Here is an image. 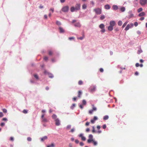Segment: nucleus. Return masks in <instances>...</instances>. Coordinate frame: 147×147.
I'll return each mask as SVG.
<instances>
[{
	"label": "nucleus",
	"instance_id": "1",
	"mask_svg": "<svg viewBox=\"0 0 147 147\" xmlns=\"http://www.w3.org/2000/svg\"><path fill=\"white\" fill-rule=\"evenodd\" d=\"M81 5L80 3H77L76 4L75 7H71L70 8V11L71 12L77 11L80 10Z\"/></svg>",
	"mask_w": 147,
	"mask_h": 147
},
{
	"label": "nucleus",
	"instance_id": "2",
	"mask_svg": "<svg viewBox=\"0 0 147 147\" xmlns=\"http://www.w3.org/2000/svg\"><path fill=\"white\" fill-rule=\"evenodd\" d=\"M52 117V118L54 119L55 121V125L57 126L59 125L60 124V121L58 118H57V116L55 114H53Z\"/></svg>",
	"mask_w": 147,
	"mask_h": 147
},
{
	"label": "nucleus",
	"instance_id": "3",
	"mask_svg": "<svg viewBox=\"0 0 147 147\" xmlns=\"http://www.w3.org/2000/svg\"><path fill=\"white\" fill-rule=\"evenodd\" d=\"M93 11L95 12L96 14L100 15L102 13V9L99 8H95L93 9Z\"/></svg>",
	"mask_w": 147,
	"mask_h": 147
},
{
	"label": "nucleus",
	"instance_id": "4",
	"mask_svg": "<svg viewBox=\"0 0 147 147\" xmlns=\"http://www.w3.org/2000/svg\"><path fill=\"white\" fill-rule=\"evenodd\" d=\"M99 28L101 29L100 32L102 33H104L105 31V26L103 24H100L99 26Z\"/></svg>",
	"mask_w": 147,
	"mask_h": 147
},
{
	"label": "nucleus",
	"instance_id": "5",
	"mask_svg": "<svg viewBox=\"0 0 147 147\" xmlns=\"http://www.w3.org/2000/svg\"><path fill=\"white\" fill-rule=\"evenodd\" d=\"M69 10V7L68 6H63L61 9V11L64 12H68Z\"/></svg>",
	"mask_w": 147,
	"mask_h": 147
},
{
	"label": "nucleus",
	"instance_id": "6",
	"mask_svg": "<svg viewBox=\"0 0 147 147\" xmlns=\"http://www.w3.org/2000/svg\"><path fill=\"white\" fill-rule=\"evenodd\" d=\"M45 114H43L41 116V121L43 122L46 123L48 121L47 119L44 117Z\"/></svg>",
	"mask_w": 147,
	"mask_h": 147
},
{
	"label": "nucleus",
	"instance_id": "7",
	"mask_svg": "<svg viewBox=\"0 0 147 147\" xmlns=\"http://www.w3.org/2000/svg\"><path fill=\"white\" fill-rule=\"evenodd\" d=\"M87 141V142L88 143H90L94 140H93V136L92 134H90L89 135Z\"/></svg>",
	"mask_w": 147,
	"mask_h": 147
},
{
	"label": "nucleus",
	"instance_id": "8",
	"mask_svg": "<svg viewBox=\"0 0 147 147\" xmlns=\"http://www.w3.org/2000/svg\"><path fill=\"white\" fill-rule=\"evenodd\" d=\"M134 26L133 24L131 23L130 24H128L127 25L126 27H125V30L127 31L130 28H132Z\"/></svg>",
	"mask_w": 147,
	"mask_h": 147
},
{
	"label": "nucleus",
	"instance_id": "9",
	"mask_svg": "<svg viewBox=\"0 0 147 147\" xmlns=\"http://www.w3.org/2000/svg\"><path fill=\"white\" fill-rule=\"evenodd\" d=\"M96 89V87L95 86H91L90 88V92H93L95 91Z\"/></svg>",
	"mask_w": 147,
	"mask_h": 147
},
{
	"label": "nucleus",
	"instance_id": "10",
	"mask_svg": "<svg viewBox=\"0 0 147 147\" xmlns=\"http://www.w3.org/2000/svg\"><path fill=\"white\" fill-rule=\"evenodd\" d=\"M128 18L129 19L134 17V14L132 13V11L131 10L129 11L128 13Z\"/></svg>",
	"mask_w": 147,
	"mask_h": 147
},
{
	"label": "nucleus",
	"instance_id": "11",
	"mask_svg": "<svg viewBox=\"0 0 147 147\" xmlns=\"http://www.w3.org/2000/svg\"><path fill=\"white\" fill-rule=\"evenodd\" d=\"M147 2V0H140V2L142 5H144Z\"/></svg>",
	"mask_w": 147,
	"mask_h": 147
},
{
	"label": "nucleus",
	"instance_id": "12",
	"mask_svg": "<svg viewBox=\"0 0 147 147\" xmlns=\"http://www.w3.org/2000/svg\"><path fill=\"white\" fill-rule=\"evenodd\" d=\"M115 24L116 23L113 20L110 21L109 23V26L113 27Z\"/></svg>",
	"mask_w": 147,
	"mask_h": 147
},
{
	"label": "nucleus",
	"instance_id": "13",
	"mask_svg": "<svg viewBox=\"0 0 147 147\" xmlns=\"http://www.w3.org/2000/svg\"><path fill=\"white\" fill-rule=\"evenodd\" d=\"M79 137L81 138L82 140L85 141L86 140V138L83 136V134H80L79 135Z\"/></svg>",
	"mask_w": 147,
	"mask_h": 147
},
{
	"label": "nucleus",
	"instance_id": "14",
	"mask_svg": "<svg viewBox=\"0 0 147 147\" xmlns=\"http://www.w3.org/2000/svg\"><path fill=\"white\" fill-rule=\"evenodd\" d=\"M74 26L75 27L80 28L81 27V25L80 22H78L75 24H74Z\"/></svg>",
	"mask_w": 147,
	"mask_h": 147
},
{
	"label": "nucleus",
	"instance_id": "15",
	"mask_svg": "<svg viewBox=\"0 0 147 147\" xmlns=\"http://www.w3.org/2000/svg\"><path fill=\"white\" fill-rule=\"evenodd\" d=\"M59 29L60 33H63L64 32L65 30L62 27H59Z\"/></svg>",
	"mask_w": 147,
	"mask_h": 147
},
{
	"label": "nucleus",
	"instance_id": "16",
	"mask_svg": "<svg viewBox=\"0 0 147 147\" xmlns=\"http://www.w3.org/2000/svg\"><path fill=\"white\" fill-rule=\"evenodd\" d=\"M47 137L46 136H45L41 138V141L42 142H43L45 140H47Z\"/></svg>",
	"mask_w": 147,
	"mask_h": 147
},
{
	"label": "nucleus",
	"instance_id": "17",
	"mask_svg": "<svg viewBox=\"0 0 147 147\" xmlns=\"http://www.w3.org/2000/svg\"><path fill=\"white\" fill-rule=\"evenodd\" d=\"M112 8L113 10H117L118 9V6L116 5H113L112 7Z\"/></svg>",
	"mask_w": 147,
	"mask_h": 147
},
{
	"label": "nucleus",
	"instance_id": "18",
	"mask_svg": "<svg viewBox=\"0 0 147 147\" xmlns=\"http://www.w3.org/2000/svg\"><path fill=\"white\" fill-rule=\"evenodd\" d=\"M105 8L106 9H109L110 8V6L108 4L106 5L105 6Z\"/></svg>",
	"mask_w": 147,
	"mask_h": 147
},
{
	"label": "nucleus",
	"instance_id": "19",
	"mask_svg": "<svg viewBox=\"0 0 147 147\" xmlns=\"http://www.w3.org/2000/svg\"><path fill=\"white\" fill-rule=\"evenodd\" d=\"M113 29V27L111 26H109L108 27V30L109 31H112Z\"/></svg>",
	"mask_w": 147,
	"mask_h": 147
},
{
	"label": "nucleus",
	"instance_id": "20",
	"mask_svg": "<svg viewBox=\"0 0 147 147\" xmlns=\"http://www.w3.org/2000/svg\"><path fill=\"white\" fill-rule=\"evenodd\" d=\"M145 15V13L144 12H142L139 14L138 16L140 17H141V16H144Z\"/></svg>",
	"mask_w": 147,
	"mask_h": 147
},
{
	"label": "nucleus",
	"instance_id": "21",
	"mask_svg": "<svg viewBox=\"0 0 147 147\" xmlns=\"http://www.w3.org/2000/svg\"><path fill=\"white\" fill-rule=\"evenodd\" d=\"M82 94V92L81 91H79L78 92V97L79 98H80L81 97V95Z\"/></svg>",
	"mask_w": 147,
	"mask_h": 147
},
{
	"label": "nucleus",
	"instance_id": "22",
	"mask_svg": "<svg viewBox=\"0 0 147 147\" xmlns=\"http://www.w3.org/2000/svg\"><path fill=\"white\" fill-rule=\"evenodd\" d=\"M125 8L124 7H123L120 8V10L121 12H124L125 10Z\"/></svg>",
	"mask_w": 147,
	"mask_h": 147
},
{
	"label": "nucleus",
	"instance_id": "23",
	"mask_svg": "<svg viewBox=\"0 0 147 147\" xmlns=\"http://www.w3.org/2000/svg\"><path fill=\"white\" fill-rule=\"evenodd\" d=\"M55 145L54 143H52L51 145L47 146V147H55Z\"/></svg>",
	"mask_w": 147,
	"mask_h": 147
},
{
	"label": "nucleus",
	"instance_id": "24",
	"mask_svg": "<svg viewBox=\"0 0 147 147\" xmlns=\"http://www.w3.org/2000/svg\"><path fill=\"white\" fill-rule=\"evenodd\" d=\"M105 17L104 15H102L100 16V20H102L103 19H104V18H105Z\"/></svg>",
	"mask_w": 147,
	"mask_h": 147
},
{
	"label": "nucleus",
	"instance_id": "25",
	"mask_svg": "<svg viewBox=\"0 0 147 147\" xmlns=\"http://www.w3.org/2000/svg\"><path fill=\"white\" fill-rule=\"evenodd\" d=\"M48 75L49 76V77L51 78H52L53 77V75L52 74L50 73H48Z\"/></svg>",
	"mask_w": 147,
	"mask_h": 147
},
{
	"label": "nucleus",
	"instance_id": "26",
	"mask_svg": "<svg viewBox=\"0 0 147 147\" xmlns=\"http://www.w3.org/2000/svg\"><path fill=\"white\" fill-rule=\"evenodd\" d=\"M122 24V22L121 21H119L118 22V24L119 26H121Z\"/></svg>",
	"mask_w": 147,
	"mask_h": 147
},
{
	"label": "nucleus",
	"instance_id": "27",
	"mask_svg": "<svg viewBox=\"0 0 147 147\" xmlns=\"http://www.w3.org/2000/svg\"><path fill=\"white\" fill-rule=\"evenodd\" d=\"M87 7V5L86 4H84L82 5V8L83 9H85Z\"/></svg>",
	"mask_w": 147,
	"mask_h": 147
},
{
	"label": "nucleus",
	"instance_id": "28",
	"mask_svg": "<svg viewBox=\"0 0 147 147\" xmlns=\"http://www.w3.org/2000/svg\"><path fill=\"white\" fill-rule=\"evenodd\" d=\"M109 118V116L108 115H105L104 116L103 119L104 120H106Z\"/></svg>",
	"mask_w": 147,
	"mask_h": 147
},
{
	"label": "nucleus",
	"instance_id": "29",
	"mask_svg": "<svg viewBox=\"0 0 147 147\" xmlns=\"http://www.w3.org/2000/svg\"><path fill=\"white\" fill-rule=\"evenodd\" d=\"M92 142L93 143L94 146H96L97 145V143L96 141L94 140L92 141Z\"/></svg>",
	"mask_w": 147,
	"mask_h": 147
},
{
	"label": "nucleus",
	"instance_id": "30",
	"mask_svg": "<svg viewBox=\"0 0 147 147\" xmlns=\"http://www.w3.org/2000/svg\"><path fill=\"white\" fill-rule=\"evenodd\" d=\"M28 110H27L26 109H24L22 111V112L24 114H26L28 113Z\"/></svg>",
	"mask_w": 147,
	"mask_h": 147
},
{
	"label": "nucleus",
	"instance_id": "31",
	"mask_svg": "<svg viewBox=\"0 0 147 147\" xmlns=\"http://www.w3.org/2000/svg\"><path fill=\"white\" fill-rule=\"evenodd\" d=\"M128 23V22H125L123 24V25L122 26V27L123 28H124V27H125V26L127 24V23Z\"/></svg>",
	"mask_w": 147,
	"mask_h": 147
},
{
	"label": "nucleus",
	"instance_id": "32",
	"mask_svg": "<svg viewBox=\"0 0 147 147\" xmlns=\"http://www.w3.org/2000/svg\"><path fill=\"white\" fill-rule=\"evenodd\" d=\"M56 23L57 25L59 26H60L61 24V23L58 21H56Z\"/></svg>",
	"mask_w": 147,
	"mask_h": 147
},
{
	"label": "nucleus",
	"instance_id": "33",
	"mask_svg": "<svg viewBox=\"0 0 147 147\" xmlns=\"http://www.w3.org/2000/svg\"><path fill=\"white\" fill-rule=\"evenodd\" d=\"M34 77L37 79H38V76L36 74H34Z\"/></svg>",
	"mask_w": 147,
	"mask_h": 147
},
{
	"label": "nucleus",
	"instance_id": "34",
	"mask_svg": "<svg viewBox=\"0 0 147 147\" xmlns=\"http://www.w3.org/2000/svg\"><path fill=\"white\" fill-rule=\"evenodd\" d=\"M69 40H74L75 39V38L74 37H69L68 38Z\"/></svg>",
	"mask_w": 147,
	"mask_h": 147
},
{
	"label": "nucleus",
	"instance_id": "35",
	"mask_svg": "<svg viewBox=\"0 0 147 147\" xmlns=\"http://www.w3.org/2000/svg\"><path fill=\"white\" fill-rule=\"evenodd\" d=\"M142 8L141 7L139 8L138 10V12L139 13L142 10Z\"/></svg>",
	"mask_w": 147,
	"mask_h": 147
},
{
	"label": "nucleus",
	"instance_id": "36",
	"mask_svg": "<svg viewBox=\"0 0 147 147\" xmlns=\"http://www.w3.org/2000/svg\"><path fill=\"white\" fill-rule=\"evenodd\" d=\"M86 104V101L84 100H82V104L83 105H85Z\"/></svg>",
	"mask_w": 147,
	"mask_h": 147
},
{
	"label": "nucleus",
	"instance_id": "37",
	"mask_svg": "<svg viewBox=\"0 0 147 147\" xmlns=\"http://www.w3.org/2000/svg\"><path fill=\"white\" fill-rule=\"evenodd\" d=\"M78 84L79 85H81L83 84V82L82 80H80L79 81Z\"/></svg>",
	"mask_w": 147,
	"mask_h": 147
},
{
	"label": "nucleus",
	"instance_id": "38",
	"mask_svg": "<svg viewBox=\"0 0 147 147\" xmlns=\"http://www.w3.org/2000/svg\"><path fill=\"white\" fill-rule=\"evenodd\" d=\"M53 52L51 51H49V54L50 55H53Z\"/></svg>",
	"mask_w": 147,
	"mask_h": 147
},
{
	"label": "nucleus",
	"instance_id": "39",
	"mask_svg": "<svg viewBox=\"0 0 147 147\" xmlns=\"http://www.w3.org/2000/svg\"><path fill=\"white\" fill-rule=\"evenodd\" d=\"M93 106V108L92 109L93 111H95L96 110V107H94V105H92Z\"/></svg>",
	"mask_w": 147,
	"mask_h": 147
},
{
	"label": "nucleus",
	"instance_id": "40",
	"mask_svg": "<svg viewBox=\"0 0 147 147\" xmlns=\"http://www.w3.org/2000/svg\"><path fill=\"white\" fill-rule=\"evenodd\" d=\"M75 130V128H73L69 132L71 133H73L74 131Z\"/></svg>",
	"mask_w": 147,
	"mask_h": 147
},
{
	"label": "nucleus",
	"instance_id": "41",
	"mask_svg": "<svg viewBox=\"0 0 147 147\" xmlns=\"http://www.w3.org/2000/svg\"><path fill=\"white\" fill-rule=\"evenodd\" d=\"M142 50L141 49H140L139 50H138V53L139 54H140L141 53H142Z\"/></svg>",
	"mask_w": 147,
	"mask_h": 147
},
{
	"label": "nucleus",
	"instance_id": "42",
	"mask_svg": "<svg viewBox=\"0 0 147 147\" xmlns=\"http://www.w3.org/2000/svg\"><path fill=\"white\" fill-rule=\"evenodd\" d=\"M27 140L28 141H31L32 140V138L30 137H28L27 138Z\"/></svg>",
	"mask_w": 147,
	"mask_h": 147
},
{
	"label": "nucleus",
	"instance_id": "43",
	"mask_svg": "<svg viewBox=\"0 0 147 147\" xmlns=\"http://www.w3.org/2000/svg\"><path fill=\"white\" fill-rule=\"evenodd\" d=\"M84 36L80 37H78L77 38L78 39H80V40H82L84 38Z\"/></svg>",
	"mask_w": 147,
	"mask_h": 147
},
{
	"label": "nucleus",
	"instance_id": "44",
	"mask_svg": "<svg viewBox=\"0 0 147 147\" xmlns=\"http://www.w3.org/2000/svg\"><path fill=\"white\" fill-rule=\"evenodd\" d=\"M75 104H73L72 106L71 107V109H73L74 108L75 106Z\"/></svg>",
	"mask_w": 147,
	"mask_h": 147
},
{
	"label": "nucleus",
	"instance_id": "45",
	"mask_svg": "<svg viewBox=\"0 0 147 147\" xmlns=\"http://www.w3.org/2000/svg\"><path fill=\"white\" fill-rule=\"evenodd\" d=\"M44 59L45 61H47L48 60V57L47 56L44 57Z\"/></svg>",
	"mask_w": 147,
	"mask_h": 147
},
{
	"label": "nucleus",
	"instance_id": "46",
	"mask_svg": "<svg viewBox=\"0 0 147 147\" xmlns=\"http://www.w3.org/2000/svg\"><path fill=\"white\" fill-rule=\"evenodd\" d=\"M3 112L4 113H6L7 112V110L5 109H3Z\"/></svg>",
	"mask_w": 147,
	"mask_h": 147
},
{
	"label": "nucleus",
	"instance_id": "47",
	"mask_svg": "<svg viewBox=\"0 0 147 147\" xmlns=\"http://www.w3.org/2000/svg\"><path fill=\"white\" fill-rule=\"evenodd\" d=\"M138 24L137 22H135L134 23V25L135 26H138Z\"/></svg>",
	"mask_w": 147,
	"mask_h": 147
},
{
	"label": "nucleus",
	"instance_id": "48",
	"mask_svg": "<svg viewBox=\"0 0 147 147\" xmlns=\"http://www.w3.org/2000/svg\"><path fill=\"white\" fill-rule=\"evenodd\" d=\"M93 112V111L92 110H91L89 111V114H91Z\"/></svg>",
	"mask_w": 147,
	"mask_h": 147
},
{
	"label": "nucleus",
	"instance_id": "49",
	"mask_svg": "<svg viewBox=\"0 0 147 147\" xmlns=\"http://www.w3.org/2000/svg\"><path fill=\"white\" fill-rule=\"evenodd\" d=\"M115 30L116 31H118L119 30V29L118 28L116 27L115 28Z\"/></svg>",
	"mask_w": 147,
	"mask_h": 147
},
{
	"label": "nucleus",
	"instance_id": "50",
	"mask_svg": "<svg viewBox=\"0 0 147 147\" xmlns=\"http://www.w3.org/2000/svg\"><path fill=\"white\" fill-rule=\"evenodd\" d=\"M93 119L95 121L98 119V118L96 117L95 116L94 117Z\"/></svg>",
	"mask_w": 147,
	"mask_h": 147
},
{
	"label": "nucleus",
	"instance_id": "51",
	"mask_svg": "<svg viewBox=\"0 0 147 147\" xmlns=\"http://www.w3.org/2000/svg\"><path fill=\"white\" fill-rule=\"evenodd\" d=\"M80 146H82L84 145V144L83 142H81L80 143Z\"/></svg>",
	"mask_w": 147,
	"mask_h": 147
},
{
	"label": "nucleus",
	"instance_id": "52",
	"mask_svg": "<svg viewBox=\"0 0 147 147\" xmlns=\"http://www.w3.org/2000/svg\"><path fill=\"white\" fill-rule=\"evenodd\" d=\"M71 127V125H68L67 127V128L68 129H70Z\"/></svg>",
	"mask_w": 147,
	"mask_h": 147
},
{
	"label": "nucleus",
	"instance_id": "53",
	"mask_svg": "<svg viewBox=\"0 0 147 147\" xmlns=\"http://www.w3.org/2000/svg\"><path fill=\"white\" fill-rule=\"evenodd\" d=\"M44 74H48V73H49V72H48L46 70H45L44 71Z\"/></svg>",
	"mask_w": 147,
	"mask_h": 147
},
{
	"label": "nucleus",
	"instance_id": "54",
	"mask_svg": "<svg viewBox=\"0 0 147 147\" xmlns=\"http://www.w3.org/2000/svg\"><path fill=\"white\" fill-rule=\"evenodd\" d=\"M3 114L2 113L0 112V117H2L3 116Z\"/></svg>",
	"mask_w": 147,
	"mask_h": 147
},
{
	"label": "nucleus",
	"instance_id": "55",
	"mask_svg": "<svg viewBox=\"0 0 147 147\" xmlns=\"http://www.w3.org/2000/svg\"><path fill=\"white\" fill-rule=\"evenodd\" d=\"M106 127V125H104L102 126V128L104 129H105Z\"/></svg>",
	"mask_w": 147,
	"mask_h": 147
},
{
	"label": "nucleus",
	"instance_id": "56",
	"mask_svg": "<svg viewBox=\"0 0 147 147\" xmlns=\"http://www.w3.org/2000/svg\"><path fill=\"white\" fill-rule=\"evenodd\" d=\"M100 71L101 72H102L103 71V69L102 68H100Z\"/></svg>",
	"mask_w": 147,
	"mask_h": 147
},
{
	"label": "nucleus",
	"instance_id": "57",
	"mask_svg": "<svg viewBox=\"0 0 147 147\" xmlns=\"http://www.w3.org/2000/svg\"><path fill=\"white\" fill-rule=\"evenodd\" d=\"M75 142L76 144H78L79 142V141L78 140H75Z\"/></svg>",
	"mask_w": 147,
	"mask_h": 147
},
{
	"label": "nucleus",
	"instance_id": "58",
	"mask_svg": "<svg viewBox=\"0 0 147 147\" xmlns=\"http://www.w3.org/2000/svg\"><path fill=\"white\" fill-rule=\"evenodd\" d=\"M10 140L12 141H13L14 139L13 138V137H11L10 138Z\"/></svg>",
	"mask_w": 147,
	"mask_h": 147
},
{
	"label": "nucleus",
	"instance_id": "59",
	"mask_svg": "<svg viewBox=\"0 0 147 147\" xmlns=\"http://www.w3.org/2000/svg\"><path fill=\"white\" fill-rule=\"evenodd\" d=\"M91 3L92 5L93 6L94 5V3L93 1H91L90 2Z\"/></svg>",
	"mask_w": 147,
	"mask_h": 147
},
{
	"label": "nucleus",
	"instance_id": "60",
	"mask_svg": "<svg viewBox=\"0 0 147 147\" xmlns=\"http://www.w3.org/2000/svg\"><path fill=\"white\" fill-rule=\"evenodd\" d=\"M94 121H95L94 120V119H91V123H94Z\"/></svg>",
	"mask_w": 147,
	"mask_h": 147
},
{
	"label": "nucleus",
	"instance_id": "61",
	"mask_svg": "<svg viewBox=\"0 0 147 147\" xmlns=\"http://www.w3.org/2000/svg\"><path fill=\"white\" fill-rule=\"evenodd\" d=\"M5 125V123H1V126H3Z\"/></svg>",
	"mask_w": 147,
	"mask_h": 147
},
{
	"label": "nucleus",
	"instance_id": "62",
	"mask_svg": "<svg viewBox=\"0 0 147 147\" xmlns=\"http://www.w3.org/2000/svg\"><path fill=\"white\" fill-rule=\"evenodd\" d=\"M144 17H141V18H140V20H141L142 21V20H144Z\"/></svg>",
	"mask_w": 147,
	"mask_h": 147
},
{
	"label": "nucleus",
	"instance_id": "63",
	"mask_svg": "<svg viewBox=\"0 0 147 147\" xmlns=\"http://www.w3.org/2000/svg\"><path fill=\"white\" fill-rule=\"evenodd\" d=\"M139 65H140L138 63H136V67H138L139 66Z\"/></svg>",
	"mask_w": 147,
	"mask_h": 147
},
{
	"label": "nucleus",
	"instance_id": "64",
	"mask_svg": "<svg viewBox=\"0 0 147 147\" xmlns=\"http://www.w3.org/2000/svg\"><path fill=\"white\" fill-rule=\"evenodd\" d=\"M89 123H89V122H87L86 123V124H85V125H86V126H88V125H89Z\"/></svg>",
	"mask_w": 147,
	"mask_h": 147
}]
</instances>
